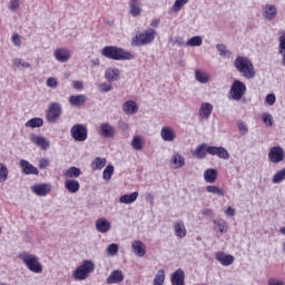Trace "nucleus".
I'll return each mask as SVG.
<instances>
[{
	"mask_svg": "<svg viewBox=\"0 0 285 285\" xmlns=\"http://www.w3.org/2000/svg\"><path fill=\"white\" fill-rule=\"evenodd\" d=\"M285 179V168L278 170L274 176H273V184H282Z\"/></svg>",
	"mask_w": 285,
	"mask_h": 285,
	"instance_id": "46",
	"label": "nucleus"
},
{
	"mask_svg": "<svg viewBox=\"0 0 285 285\" xmlns=\"http://www.w3.org/2000/svg\"><path fill=\"white\" fill-rule=\"evenodd\" d=\"M195 79L198 81V83H208L210 81V76L206 71L196 70Z\"/></svg>",
	"mask_w": 285,
	"mask_h": 285,
	"instance_id": "36",
	"label": "nucleus"
},
{
	"mask_svg": "<svg viewBox=\"0 0 285 285\" xmlns=\"http://www.w3.org/2000/svg\"><path fill=\"white\" fill-rule=\"evenodd\" d=\"M53 57L59 63H66L72 57V53L66 48H58L53 51Z\"/></svg>",
	"mask_w": 285,
	"mask_h": 285,
	"instance_id": "12",
	"label": "nucleus"
},
{
	"mask_svg": "<svg viewBox=\"0 0 285 285\" xmlns=\"http://www.w3.org/2000/svg\"><path fill=\"white\" fill-rule=\"evenodd\" d=\"M216 261L219 262L222 266H230L235 262V257L224 252H218L216 253Z\"/></svg>",
	"mask_w": 285,
	"mask_h": 285,
	"instance_id": "23",
	"label": "nucleus"
},
{
	"mask_svg": "<svg viewBox=\"0 0 285 285\" xmlns=\"http://www.w3.org/2000/svg\"><path fill=\"white\" fill-rule=\"evenodd\" d=\"M112 175H115V166L108 165L102 171V179L105 181H110V179H112Z\"/></svg>",
	"mask_w": 285,
	"mask_h": 285,
	"instance_id": "44",
	"label": "nucleus"
},
{
	"mask_svg": "<svg viewBox=\"0 0 285 285\" xmlns=\"http://www.w3.org/2000/svg\"><path fill=\"white\" fill-rule=\"evenodd\" d=\"M70 135L75 141H86L88 139V127L76 124L71 127Z\"/></svg>",
	"mask_w": 285,
	"mask_h": 285,
	"instance_id": "7",
	"label": "nucleus"
},
{
	"mask_svg": "<svg viewBox=\"0 0 285 285\" xmlns=\"http://www.w3.org/2000/svg\"><path fill=\"white\" fill-rule=\"evenodd\" d=\"M284 148H282L281 146H274L269 149L268 159L269 161H272V164H279L284 161Z\"/></svg>",
	"mask_w": 285,
	"mask_h": 285,
	"instance_id": "9",
	"label": "nucleus"
},
{
	"mask_svg": "<svg viewBox=\"0 0 285 285\" xmlns=\"http://www.w3.org/2000/svg\"><path fill=\"white\" fill-rule=\"evenodd\" d=\"M204 179L207 181V184H215V181H217V169H206L204 171Z\"/></svg>",
	"mask_w": 285,
	"mask_h": 285,
	"instance_id": "33",
	"label": "nucleus"
},
{
	"mask_svg": "<svg viewBox=\"0 0 285 285\" xmlns=\"http://www.w3.org/2000/svg\"><path fill=\"white\" fill-rule=\"evenodd\" d=\"M101 92H110V90H112V86L108 85V83H101L99 86Z\"/></svg>",
	"mask_w": 285,
	"mask_h": 285,
	"instance_id": "60",
	"label": "nucleus"
},
{
	"mask_svg": "<svg viewBox=\"0 0 285 285\" xmlns=\"http://www.w3.org/2000/svg\"><path fill=\"white\" fill-rule=\"evenodd\" d=\"M86 95H72L69 97V104L73 106V108H80V106L86 104Z\"/></svg>",
	"mask_w": 285,
	"mask_h": 285,
	"instance_id": "28",
	"label": "nucleus"
},
{
	"mask_svg": "<svg viewBox=\"0 0 285 285\" xmlns=\"http://www.w3.org/2000/svg\"><path fill=\"white\" fill-rule=\"evenodd\" d=\"M263 17L267 21H273L277 17V7L275 4H265L263 7Z\"/></svg>",
	"mask_w": 285,
	"mask_h": 285,
	"instance_id": "20",
	"label": "nucleus"
},
{
	"mask_svg": "<svg viewBox=\"0 0 285 285\" xmlns=\"http://www.w3.org/2000/svg\"><path fill=\"white\" fill-rule=\"evenodd\" d=\"M208 155L218 157L219 159H230V154L224 147L208 146Z\"/></svg>",
	"mask_w": 285,
	"mask_h": 285,
	"instance_id": "10",
	"label": "nucleus"
},
{
	"mask_svg": "<svg viewBox=\"0 0 285 285\" xmlns=\"http://www.w3.org/2000/svg\"><path fill=\"white\" fill-rule=\"evenodd\" d=\"M11 41L13 46H16L17 48H21V36H19V33L13 35Z\"/></svg>",
	"mask_w": 285,
	"mask_h": 285,
	"instance_id": "57",
	"label": "nucleus"
},
{
	"mask_svg": "<svg viewBox=\"0 0 285 285\" xmlns=\"http://www.w3.org/2000/svg\"><path fill=\"white\" fill-rule=\"evenodd\" d=\"M101 55L106 59H112V61H130L135 59V56L130 51L117 46L105 47L101 50Z\"/></svg>",
	"mask_w": 285,
	"mask_h": 285,
	"instance_id": "2",
	"label": "nucleus"
},
{
	"mask_svg": "<svg viewBox=\"0 0 285 285\" xmlns=\"http://www.w3.org/2000/svg\"><path fill=\"white\" fill-rule=\"evenodd\" d=\"M213 110H214L213 104L202 102L198 110V115L200 119H210V116L213 115Z\"/></svg>",
	"mask_w": 285,
	"mask_h": 285,
	"instance_id": "17",
	"label": "nucleus"
},
{
	"mask_svg": "<svg viewBox=\"0 0 285 285\" xmlns=\"http://www.w3.org/2000/svg\"><path fill=\"white\" fill-rule=\"evenodd\" d=\"M262 119H263V124H265V126H267V127H271L274 124L273 115H271L268 112L262 114Z\"/></svg>",
	"mask_w": 285,
	"mask_h": 285,
	"instance_id": "51",
	"label": "nucleus"
},
{
	"mask_svg": "<svg viewBox=\"0 0 285 285\" xmlns=\"http://www.w3.org/2000/svg\"><path fill=\"white\" fill-rule=\"evenodd\" d=\"M166 282V271L159 269L154 277V285H164Z\"/></svg>",
	"mask_w": 285,
	"mask_h": 285,
	"instance_id": "42",
	"label": "nucleus"
},
{
	"mask_svg": "<svg viewBox=\"0 0 285 285\" xmlns=\"http://www.w3.org/2000/svg\"><path fill=\"white\" fill-rule=\"evenodd\" d=\"M131 248L136 257H144L146 255V245L141 240H134L131 243Z\"/></svg>",
	"mask_w": 285,
	"mask_h": 285,
	"instance_id": "22",
	"label": "nucleus"
},
{
	"mask_svg": "<svg viewBox=\"0 0 285 285\" xmlns=\"http://www.w3.org/2000/svg\"><path fill=\"white\" fill-rule=\"evenodd\" d=\"M130 14L132 17H139L141 14V3L139 0H130Z\"/></svg>",
	"mask_w": 285,
	"mask_h": 285,
	"instance_id": "37",
	"label": "nucleus"
},
{
	"mask_svg": "<svg viewBox=\"0 0 285 285\" xmlns=\"http://www.w3.org/2000/svg\"><path fill=\"white\" fill-rule=\"evenodd\" d=\"M48 166H50V160L48 158H41L38 163V168H40V170H46Z\"/></svg>",
	"mask_w": 285,
	"mask_h": 285,
	"instance_id": "55",
	"label": "nucleus"
},
{
	"mask_svg": "<svg viewBox=\"0 0 285 285\" xmlns=\"http://www.w3.org/2000/svg\"><path fill=\"white\" fill-rule=\"evenodd\" d=\"M63 177L67 179H77L78 177H81V169H79V167H69L63 173Z\"/></svg>",
	"mask_w": 285,
	"mask_h": 285,
	"instance_id": "34",
	"label": "nucleus"
},
{
	"mask_svg": "<svg viewBox=\"0 0 285 285\" xmlns=\"http://www.w3.org/2000/svg\"><path fill=\"white\" fill-rule=\"evenodd\" d=\"M225 215H226V217H235V208L228 207V208L225 210Z\"/></svg>",
	"mask_w": 285,
	"mask_h": 285,
	"instance_id": "62",
	"label": "nucleus"
},
{
	"mask_svg": "<svg viewBox=\"0 0 285 285\" xmlns=\"http://www.w3.org/2000/svg\"><path fill=\"white\" fill-rule=\"evenodd\" d=\"M234 68H236L237 72L248 81H250V79H255L257 75L253 60L246 56H238L234 61Z\"/></svg>",
	"mask_w": 285,
	"mask_h": 285,
	"instance_id": "1",
	"label": "nucleus"
},
{
	"mask_svg": "<svg viewBox=\"0 0 285 285\" xmlns=\"http://www.w3.org/2000/svg\"><path fill=\"white\" fill-rule=\"evenodd\" d=\"M188 1L190 0H175L171 10L173 12H180L181 8H184V6H186V3H188Z\"/></svg>",
	"mask_w": 285,
	"mask_h": 285,
	"instance_id": "48",
	"label": "nucleus"
},
{
	"mask_svg": "<svg viewBox=\"0 0 285 285\" xmlns=\"http://www.w3.org/2000/svg\"><path fill=\"white\" fill-rule=\"evenodd\" d=\"M159 23H160L159 19H153L151 22H150V27L151 28H158Z\"/></svg>",
	"mask_w": 285,
	"mask_h": 285,
	"instance_id": "64",
	"label": "nucleus"
},
{
	"mask_svg": "<svg viewBox=\"0 0 285 285\" xmlns=\"http://www.w3.org/2000/svg\"><path fill=\"white\" fill-rule=\"evenodd\" d=\"M72 88L75 90L81 91V90H83V82L80 80H75V81H72Z\"/></svg>",
	"mask_w": 285,
	"mask_h": 285,
	"instance_id": "58",
	"label": "nucleus"
},
{
	"mask_svg": "<svg viewBox=\"0 0 285 285\" xmlns=\"http://www.w3.org/2000/svg\"><path fill=\"white\" fill-rule=\"evenodd\" d=\"M174 233L179 239H184V237L188 235V230H186V225L181 220H177L174 224Z\"/></svg>",
	"mask_w": 285,
	"mask_h": 285,
	"instance_id": "24",
	"label": "nucleus"
},
{
	"mask_svg": "<svg viewBox=\"0 0 285 285\" xmlns=\"http://www.w3.org/2000/svg\"><path fill=\"white\" fill-rule=\"evenodd\" d=\"M19 259L23 262L30 273H36V275L43 273V265H41L37 255L23 252L19 255Z\"/></svg>",
	"mask_w": 285,
	"mask_h": 285,
	"instance_id": "3",
	"label": "nucleus"
},
{
	"mask_svg": "<svg viewBox=\"0 0 285 285\" xmlns=\"http://www.w3.org/2000/svg\"><path fill=\"white\" fill-rule=\"evenodd\" d=\"M59 86V80H57V78L55 77H50L47 79V87L48 88H57Z\"/></svg>",
	"mask_w": 285,
	"mask_h": 285,
	"instance_id": "54",
	"label": "nucleus"
},
{
	"mask_svg": "<svg viewBox=\"0 0 285 285\" xmlns=\"http://www.w3.org/2000/svg\"><path fill=\"white\" fill-rule=\"evenodd\" d=\"M155 35H157V31L153 28H149L142 32H138L132 38V43L137 47L148 46L155 41Z\"/></svg>",
	"mask_w": 285,
	"mask_h": 285,
	"instance_id": "5",
	"label": "nucleus"
},
{
	"mask_svg": "<svg viewBox=\"0 0 285 285\" xmlns=\"http://www.w3.org/2000/svg\"><path fill=\"white\" fill-rule=\"evenodd\" d=\"M267 284L268 285H284V282L276 279V278H269Z\"/></svg>",
	"mask_w": 285,
	"mask_h": 285,
	"instance_id": "61",
	"label": "nucleus"
},
{
	"mask_svg": "<svg viewBox=\"0 0 285 285\" xmlns=\"http://www.w3.org/2000/svg\"><path fill=\"white\" fill-rule=\"evenodd\" d=\"M125 276H124V272L121 269H114L110 275L107 277L106 282L109 285L112 284H121V282H124Z\"/></svg>",
	"mask_w": 285,
	"mask_h": 285,
	"instance_id": "15",
	"label": "nucleus"
},
{
	"mask_svg": "<svg viewBox=\"0 0 285 285\" xmlns=\"http://www.w3.org/2000/svg\"><path fill=\"white\" fill-rule=\"evenodd\" d=\"M203 215H205V217H213L215 213L213 212V209L205 208L203 209Z\"/></svg>",
	"mask_w": 285,
	"mask_h": 285,
	"instance_id": "63",
	"label": "nucleus"
},
{
	"mask_svg": "<svg viewBox=\"0 0 285 285\" xmlns=\"http://www.w3.org/2000/svg\"><path fill=\"white\" fill-rule=\"evenodd\" d=\"M170 164L175 169L184 168L186 166V158L181 154L176 153L171 156Z\"/></svg>",
	"mask_w": 285,
	"mask_h": 285,
	"instance_id": "26",
	"label": "nucleus"
},
{
	"mask_svg": "<svg viewBox=\"0 0 285 285\" xmlns=\"http://www.w3.org/2000/svg\"><path fill=\"white\" fill-rule=\"evenodd\" d=\"M95 272V262L92 261H83L80 266H78L73 273L72 277L73 279L78 282H83V279H88L90 273Z\"/></svg>",
	"mask_w": 285,
	"mask_h": 285,
	"instance_id": "4",
	"label": "nucleus"
},
{
	"mask_svg": "<svg viewBox=\"0 0 285 285\" xmlns=\"http://www.w3.org/2000/svg\"><path fill=\"white\" fill-rule=\"evenodd\" d=\"M207 193H210L212 195H218V197H224L226 195V191L220 188L217 187L215 185H209L206 187Z\"/></svg>",
	"mask_w": 285,
	"mask_h": 285,
	"instance_id": "41",
	"label": "nucleus"
},
{
	"mask_svg": "<svg viewBox=\"0 0 285 285\" xmlns=\"http://www.w3.org/2000/svg\"><path fill=\"white\" fill-rule=\"evenodd\" d=\"M122 112H125V115H136V112H139L137 101L127 100L125 104H122Z\"/></svg>",
	"mask_w": 285,
	"mask_h": 285,
	"instance_id": "21",
	"label": "nucleus"
},
{
	"mask_svg": "<svg viewBox=\"0 0 285 285\" xmlns=\"http://www.w3.org/2000/svg\"><path fill=\"white\" fill-rule=\"evenodd\" d=\"M196 159H206V155H208V145L200 144L193 153Z\"/></svg>",
	"mask_w": 285,
	"mask_h": 285,
	"instance_id": "30",
	"label": "nucleus"
},
{
	"mask_svg": "<svg viewBox=\"0 0 285 285\" xmlns=\"http://www.w3.org/2000/svg\"><path fill=\"white\" fill-rule=\"evenodd\" d=\"M26 128H41L43 126V118L35 117L24 124Z\"/></svg>",
	"mask_w": 285,
	"mask_h": 285,
	"instance_id": "38",
	"label": "nucleus"
},
{
	"mask_svg": "<svg viewBox=\"0 0 285 285\" xmlns=\"http://www.w3.org/2000/svg\"><path fill=\"white\" fill-rule=\"evenodd\" d=\"M19 166L23 175H36V176L39 175V169L26 159H21L19 161Z\"/></svg>",
	"mask_w": 285,
	"mask_h": 285,
	"instance_id": "13",
	"label": "nucleus"
},
{
	"mask_svg": "<svg viewBox=\"0 0 285 285\" xmlns=\"http://www.w3.org/2000/svg\"><path fill=\"white\" fill-rule=\"evenodd\" d=\"M14 66H22V68H30V62L21 61V59L13 60Z\"/></svg>",
	"mask_w": 285,
	"mask_h": 285,
	"instance_id": "59",
	"label": "nucleus"
},
{
	"mask_svg": "<svg viewBox=\"0 0 285 285\" xmlns=\"http://www.w3.org/2000/svg\"><path fill=\"white\" fill-rule=\"evenodd\" d=\"M131 147L134 150H141L144 148V139L141 136H135L131 140Z\"/></svg>",
	"mask_w": 285,
	"mask_h": 285,
	"instance_id": "45",
	"label": "nucleus"
},
{
	"mask_svg": "<svg viewBox=\"0 0 285 285\" xmlns=\"http://www.w3.org/2000/svg\"><path fill=\"white\" fill-rule=\"evenodd\" d=\"M105 79H107V81H117L119 79V69H107L105 72Z\"/></svg>",
	"mask_w": 285,
	"mask_h": 285,
	"instance_id": "39",
	"label": "nucleus"
},
{
	"mask_svg": "<svg viewBox=\"0 0 285 285\" xmlns=\"http://www.w3.org/2000/svg\"><path fill=\"white\" fill-rule=\"evenodd\" d=\"M216 50L218 51V55L223 57V59H233V51L227 50L226 45H216Z\"/></svg>",
	"mask_w": 285,
	"mask_h": 285,
	"instance_id": "35",
	"label": "nucleus"
},
{
	"mask_svg": "<svg viewBox=\"0 0 285 285\" xmlns=\"http://www.w3.org/2000/svg\"><path fill=\"white\" fill-rule=\"evenodd\" d=\"M246 83H244L240 80H235L232 83L230 90H229V96L230 99L234 101H240V99L244 98V95H246Z\"/></svg>",
	"mask_w": 285,
	"mask_h": 285,
	"instance_id": "6",
	"label": "nucleus"
},
{
	"mask_svg": "<svg viewBox=\"0 0 285 285\" xmlns=\"http://www.w3.org/2000/svg\"><path fill=\"white\" fill-rule=\"evenodd\" d=\"M137 197H139V191H134L131 194H125L119 197L120 204H135L137 202Z\"/></svg>",
	"mask_w": 285,
	"mask_h": 285,
	"instance_id": "31",
	"label": "nucleus"
},
{
	"mask_svg": "<svg viewBox=\"0 0 285 285\" xmlns=\"http://www.w3.org/2000/svg\"><path fill=\"white\" fill-rule=\"evenodd\" d=\"M275 101H277V97H275V94H268L265 98V102L267 106H274Z\"/></svg>",
	"mask_w": 285,
	"mask_h": 285,
	"instance_id": "56",
	"label": "nucleus"
},
{
	"mask_svg": "<svg viewBox=\"0 0 285 285\" xmlns=\"http://www.w3.org/2000/svg\"><path fill=\"white\" fill-rule=\"evenodd\" d=\"M19 8H21V1L20 0H10L9 1L8 9L11 12H17V10H19Z\"/></svg>",
	"mask_w": 285,
	"mask_h": 285,
	"instance_id": "52",
	"label": "nucleus"
},
{
	"mask_svg": "<svg viewBox=\"0 0 285 285\" xmlns=\"http://www.w3.org/2000/svg\"><path fill=\"white\" fill-rule=\"evenodd\" d=\"M279 38H278V41H279V45H278V52L279 55H284L285 52V31L284 30H281L279 31Z\"/></svg>",
	"mask_w": 285,
	"mask_h": 285,
	"instance_id": "47",
	"label": "nucleus"
},
{
	"mask_svg": "<svg viewBox=\"0 0 285 285\" xmlns=\"http://www.w3.org/2000/svg\"><path fill=\"white\" fill-rule=\"evenodd\" d=\"M50 190H52V185L46 183L36 184L31 187V191L38 197H46Z\"/></svg>",
	"mask_w": 285,
	"mask_h": 285,
	"instance_id": "11",
	"label": "nucleus"
},
{
	"mask_svg": "<svg viewBox=\"0 0 285 285\" xmlns=\"http://www.w3.org/2000/svg\"><path fill=\"white\" fill-rule=\"evenodd\" d=\"M8 167L0 163V184H3L8 179Z\"/></svg>",
	"mask_w": 285,
	"mask_h": 285,
	"instance_id": "50",
	"label": "nucleus"
},
{
	"mask_svg": "<svg viewBox=\"0 0 285 285\" xmlns=\"http://www.w3.org/2000/svg\"><path fill=\"white\" fill-rule=\"evenodd\" d=\"M238 130L240 135H248V125L243 120L238 121Z\"/></svg>",
	"mask_w": 285,
	"mask_h": 285,
	"instance_id": "53",
	"label": "nucleus"
},
{
	"mask_svg": "<svg viewBox=\"0 0 285 285\" xmlns=\"http://www.w3.org/2000/svg\"><path fill=\"white\" fill-rule=\"evenodd\" d=\"M96 230L98 233H102V234H106L110 230V228H112V225L110 224V220L107 219V218H98L96 220Z\"/></svg>",
	"mask_w": 285,
	"mask_h": 285,
	"instance_id": "18",
	"label": "nucleus"
},
{
	"mask_svg": "<svg viewBox=\"0 0 285 285\" xmlns=\"http://www.w3.org/2000/svg\"><path fill=\"white\" fill-rule=\"evenodd\" d=\"M106 253L109 257H117L119 253V245L117 243H111L107 246Z\"/></svg>",
	"mask_w": 285,
	"mask_h": 285,
	"instance_id": "43",
	"label": "nucleus"
},
{
	"mask_svg": "<svg viewBox=\"0 0 285 285\" xmlns=\"http://www.w3.org/2000/svg\"><path fill=\"white\" fill-rule=\"evenodd\" d=\"M214 230L220 233V235H226L228 233V222L224 218H217L213 220Z\"/></svg>",
	"mask_w": 285,
	"mask_h": 285,
	"instance_id": "19",
	"label": "nucleus"
},
{
	"mask_svg": "<svg viewBox=\"0 0 285 285\" xmlns=\"http://www.w3.org/2000/svg\"><path fill=\"white\" fill-rule=\"evenodd\" d=\"M30 139L32 144H36V146H39L41 150H48L50 148V141H48V139L41 136L31 135Z\"/></svg>",
	"mask_w": 285,
	"mask_h": 285,
	"instance_id": "25",
	"label": "nucleus"
},
{
	"mask_svg": "<svg viewBox=\"0 0 285 285\" xmlns=\"http://www.w3.org/2000/svg\"><path fill=\"white\" fill-rule=\"evenodd\" d=\"M106 164H108V160H106V158L96 157L91 161L90 168L91 170H102L106 167Z\"/></svg>",
	"mask_w": 285,
	"mask_h": 285,
	"instance_id": "32",
	"label": "nucleus"
},
{
	"mask_svg": "<svg viewBox=\"0 0 285 285\" xmlns=\"http://www.w3.org/2000/svg\"><path fill=\"white\" fill-rule=\"evenodd\" d=\"M170 282L171 285H186V274L178 268L171 274Z\"/></svg>",
	"mask_w": 285,
	"mask_h": 285,
	"instance_id": "16",
	"label": "nucleus"
},
{
	"mask_svg": "<svg viewBox=\"0 0 285 285\" xmlns=\"http://www.w3.org/2000/svg\"><path fill=\"white\" fill-rule=\"evenodd\" d=\"M61 105L59 102H51L46 114V119L49 124H57L59 117H61Z\"/></svg>",
	"mask_w": 285,
	"mask_h": 285,
	"instance_id": "8",
	"label": "nucleus"
},
{
	"mask_svg": "<svg viewBox=\"0 0 285 285\" xmlns=\"http://www.w3.org/2000/svg\"><path fill=\"white\" fill-rule=\"evenodd\" d=\"M160 137L163 141H173L176 139L177 135L175 134V130L170 127H163L160 130Z\"/></svg>",
	"mask_w": 285,
	"mask_h": 285,
	"instance_id": "27",
	"label": "nucleus"
},
{
	"mask_svg": "<svg viewBox=\"0 0 285 285\" xmlns=\"http://www.w3.org/2000/svg\"><path fill=\"white\" fill-rule=\"evenodd\" d=\"M169 43H171V46H177V48H181V46H186V42L184 41V38H181L179 36L170 38Z\"/></svg>",
	"mask_w": 285,
	"mask_h": 285,
	"instance_id": "49",
	"label": "nucleus"
},
{
	"mask_svg": "<svg viewBox=\"0 0 285 285\" xmlns=\"http://www.w3.org/2000/svg\"><path fill=\"white\" fill-rule=\"evenodd\" d=\"M202 43H204V40L202 39V37L194 36L186 41L185 46H188L190 48H199V46H202Z\"/></svg>",
	"mask_w": 285,
	"mask_h": 285,
	"instance_id": "40",
	"label": "nucleus"
},
{
	"mask_svg": "<svg viewBox=\"0 0 285 285\" xmlns=\"http://www.w3.org/2000/svg\"><path fill=\"white\" fill-rule=\"evenodd\" d=\"M115 128L112 125L108 122H102L99 126V135L100 137H105V139H111V137H115Z\"/></svg>",
	"mask_w": 285,
	"mask_h": 285,
	"instance_id": "14",
	"label": "nucleus"
},
{
	"mask_svg": "<svg viewBox=\"0 0 285 285\" xmlns=\"http://www.w3.org/2000/svg\"><path fill=\"white\" fill-rule=\"evenodd\" d=\"M65 188L68 190V193L75 194L79 193V188H81V185L76 179H67L65 181Z\"/></svg>",
	"mask_w": 285,
	"mask_h": 285,
	"instance_id": "29",
	"label": "nucleus"
}]
</instances>
